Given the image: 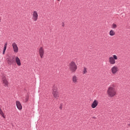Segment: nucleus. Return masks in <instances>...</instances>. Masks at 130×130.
Returning <instances> with one entry per match:
<instances>
[{
  "label": "nucleus",
  "instance_id": "f257e3e1",
  "mask_svg": "<svg viewBox=\"0 0 130 130\" xmlns=\"http://www.w3.org/2000/svg\"><path fill=\"white\" fill-rule=\"evenodd\" d=\"M107 92L109 97H114L116 95V89L113 86H109Z\"/></svg>",
  "mask_w": 130,
  "mask_h": 130
},
{
  "label": "nucleus",
  "instance_id": "f03ea898",
  "mask_svg": "<svg viewBox=\"0 0 130 130\" xmlns=\"http://www.w3.org/2000/svg\"><path fill=\"white\" fill-rule=\"evenodd\" d=\"M69 68L70 70H71V71L72 72V73H75V72L77 71V69H78V67H77L76 63L74 61H72L69 63Z\"/></svg>",
  "mask_w": 130,
  "mask_h": 130
},
{
  "label": "nucleus",
  "instance_id": "7ed1b4c3",
  "mask_svg": "<svg viewBox=\"0 0 130 130\" xmlns=\"http://www.w3.org/2000/svg\"><path fill=\"white\" fill-rule=\"evenodd\" d=\"M2 82L5 87H9V81L5 75L2 77Z\"/></svg>",
  "mask_w": 130,
  "mask_h": 130
},
{
  "label": "nucleus",
  "instance_id": "20e7f679",
  "mask_svg": "<svg viewBox=\"0 0 130 130\" xmlns=\"http://www.w3.org/2000/svg\"><path fill=\"white\" fill-rule=\"evenodd\" d=\"M32 19L33 21H35V22H36L37 20H38V13H37V11H34L32 12Z\"/></svg>",
  "mask_w": 130,
  "mask_h": 130
},
{
  "label": "nucleus",
  "instance_id": "39448f33",
  "mask_svg": "<svg viewBox=\"0 0 130 130\" xmlns=\"http://www.w3.org/2000/svg\"><path fill=\"white\" fill-rule=\"evenodd\" d=\"M39 53L40 57L41 58H43V56H44V49L42 47L39 48Z\"/></svg>",
  "mask_w": 130,
  "mask_h": 130
},
{
  "label": "nucleus",
  "instance_id": "423d86ee",
  "mask_svg": "<svg viewBox=\"0 0 130 130\" xmlns=\"http://www.w3.org/2000/svg\"><path fill=\"white\" fill-rule=\"evenodd\" d=\"M12 47L14 52L16 53H18V52L19 51V48H18V45H17V44H16V43H13Z\"/></svg>",
  "mask_w": 130,
  "mask_h": 130
},
{
  "label": "nucleus",
  "instance_id": "0eeeda50",
  "mask_svg": "<svg viewBox=\"0 0 130 130\" xmlns=\"http://www.w3.org/2000/svg\"><path fill=\"white\" fill-rule=\"evenodd\" d=\"M111 71L113 75H115L117 72H118V68L116 66H114L111 68Z\"/></svg>",
  "mask_w": 130,
  "mask_h": 130
},
{
  "label": "nucleus",
  "instance_id": "6e6552de",
  "mask_svg": "<svg viewBox=\"0 0 130 130\" xmlns=\"http://www.w3.org/2000/svg\"><path fill=\"white\" fill-rule=\"evenodd\" d=\"M7 61L10 66H12V64H14V62H15V58H14V57L10 58Z\"/></svg>",
  "mask_w": 130,
  "mask_h": 130
},
{
  "label": "nucleus",
  "instance_id": "1a4fd4ad",
  "mask_svg": "<svg viewBox=\"0 0 130 130\" xmlns=\"http://www.w3.org/2000/svg\"><path fill=\"white\" fill-rule=\"evenodd\" d=\"M53 95L54 98H56V99H58L59 97V95L58 94V92H57V90H54L53 91Z\"/></svg>",
  "mask_w": 130,
  "mask_h": 130
},
{
  "label": "nucleus",
  "instance_id": "9d476101",
  "mask_svg": "<svg viewBox=\"0 0 130 130\" xmlns=\"http://www.w3.org/2000/svg\"><path fill=\"white\" fill-rule=\"evenodd\" d=\"M16 106L17 107V109L19 110H22V104H21V103L19 101H16Z\"/></svg>",
  "mask_w": 130,
  "mask_h": 130
},
{
  "label": "nucleus",
  "instance_id": "9b49d317",
  "mask_svg": "<svg viewBox=\"0 0 130 130\" xmlns=\"http://www.w3.org/2000/svg\"><path fill=\"white\" fill-rule=\"evenodd\" d=\"M97 105H98V101L94 100L91 104V107L92 108H96Z\"/></svg>",
  "mask_w": 130,
  "mask_h": 130
},
{
  "label": "nucleus",
  "instance_id": "f8f14e48",
  "mask_svg": "<svg viewBox=\"0 0 130 130\" xmlns=\"http://www.w3.org/2000/svg\"><path fill=\"white\" fill-rule=\"evenodd\" d=\"M109 60L110 64H115V60L114 59L113 57H110Z\"/></svg>",
  "mask_w": 130,
  "mask_h": 130
},
{
  "label": "nucleus",
  "instance_id": "ddd939ff",
  "mask_svg": "<svg viewBox=\"0 0 130 130\" xmlns=\"http://www.w3.org/2000/svg\"><path fill=\"white\" fill-rule=\"evenodd\" d=\"M15 60L17 66L20 67L21 66V60H20V58H19V57H16L15 58Z\"/></svg>",
  "mask_w": 130,
  "mask_h": 130
},
{
  "label": "nucleus",
  "instance_id": "4468645a",
  "mask_svg": "<svg viewBox=\"0 0 130 130\" xmlns=\"http://www.w3.org/2000/svg\"><path fill=\"white\" fill-rule=\"evenodd\" d=\"M72 81L74 83V84H77V83L78 82V77H77L76 75L73 76L72 77Z\"/></svg>",
  "mask_w": 130,
  "mask_h": 130
},
{
  "label": "nucleus",
  "instance_id": "2eb2a0df",
  "mask_svg": "<svg viewBox=\"0 0 130 130\" xmlns=\"http://www.w3.org/2000/svg\"><path fill=\"white\" fill-rule=\"evenodd\" d=\"M8 45V43H5L4 45V47L3 51V54H5L6 53V50H7V46Z\"/></svg>",
  "mask_w": 130,
  "mask_h": 130
},
{
  "label": "nucleus",
  "instance_id": "dca6fc26",
  "mask_svg": "<svg viewBox=\"0 0 130 130\" xmlns=\"http://www.w3.org/2000/svg\"><path fill=\"white\" fill-rule=\"evenodd\" d=\"M110 36H114L115 35V32L113 30H111L110 31Z\"/></svg>",
  "mask_w": 130,
  "mask_h": 130
},
{
  "label": "nucleus",
  "instance_id": "f3484780",
  "mask_svg": "<svg viewBox=\"0 0 130 130\" xmlns=\"http://www.w3.org/2000/svg\"><path fill=\"white\" fill-rule=\"evenodd\" d=\"M0 114L3 118H6V117L5 116V114H4L3 110L0 111Z\"/></svg>",
  "mask_w": 130,
  "mask_h": 130
},
{
  "label": "nucleus",
  "instance_id": "a211bd4d",
  "mask_svg": "<svg viewBox=\"0 0 130 130\" xmlns=\"http://www.w3.org/2000/svg\"><path fill=\"white\" fill-rule=\"evenodd\" d=\"M0 114L3 118H6V117L5 116V114H4L3 110L0 111Z\"/></svg>",
  "mask_w": 130,
  "mask_h": 130
},
{
  "label": "nucleus",
  "instance_id": "6ab92c4d",
  "mask_svg": "<svg viewBox=\"0 0 130 130\" xmlns=\"http://www.w3.org/2000/svg\"><path fill=\"white\" fill-rule=\"evenodd\" d=\"M116 27H117V25L115 24V23H113L112 25V28L113 29H115V28H116Z\"/></svg>",
  "mask_w": 130,
  "mask_h": 130
},
{
  "label": "nucleus",
  "instance_id": "aec40b11",
  "mask_svg": "<svg viewBox=\"0 0 130 130\" xmlns=\"http://www.w3.org/2000/svg\"><path fill=\"white\" fill-rule=\"evenodd\" d=\"M86 73H87V68L86 67H84L83 75H84V74H86Z\"/></svg>",
  "mask_w": 130,
  "mask_h": 130
},
{
  "label": "nucleus",
  "instance_id": "412c9836",
  "mask_svg": "<svg viewBox=\"0 0 130 130\" xmlns=\"http://www.w3.org/2000/svg\"><path fill=\"white\" fill-rule=\"evenodd\" d=\"M113 58L115 60V59H117V56L116 55H113Z\"/></svg>",
  "mask_w": 130,
  "mask_h": 130
},
{
  "label": "nucleus",
  "instance_id": "4be33fe9",
  "mask_svg": "<svg viewBox=\"0 0 130 130\" xmlns=\"http://www.w3.org/2000/svg\"><path fill=\"white\" fill-rule=\"evenodd\" d=\"M59 108H60V109H61V110L62 109V106L61 105V106H60Z\"/></svg>",
  "mask_w": 130,
  "mask_h": 130
},
{
  "label": "nucleus",
  "instance_id": "5701e85b",
  "mask_svg": "<svg viewBox=\"0 0 130 130\" xmlns=\"http://www.w3.org/2000/svg\"><path fill=\"white\" fill-rule=\"evenodd\" d=\"M62 27H64V23L62 22Z\"/></svg>",
  "mask_w": 130,
  "mask_h": 130
},
{
  "label": "nucleus",
  "instance_id": "b1692460",
  "mask_svg": "<svg viewBox=\"0 0 130 130\" xmlns=\"http://www.w3.org/2000/svg\"><path fill=\"white\" fill-rule=\"evenodd\" d=\"M25 101L27 102V101H28V98H26L25 99Z\"/></svg>",
  "mask_w": 130,
  "mask_h": 130
},
{
  "label": "nucleus",
  "instance_id": "393cba45",
  "mask_svg": "<svg viewBox=\"0 0 130 130\" xmlns=\"http://www.w3.org/2000/svg\"><path fill=\"white\" fill-rule=\"evenodd\" d=\"M2 111V109L0 108V111Z\"/></svg>",
  "mask_w": 130,
  "mask_h": 130
},
{
  "label": "nucleus",
  "instance_id": "a878e982",
  "mask_svg": "<svg viewBox=\"0 0 130 130\" xmlns=\"http://www.w3.org/2000/svg\"><path fill=\"white\" fill-rule=\"evenodd\" d=\"M93 118H95V117H93Z\"/></svg>",
  "mask_w": 130,
  "mask_h": 130
},
{
  "label": "nucleus",
  "instance_id": "bb28decb",
  "mask_svg": "<svg viewBox=\"0 0 130 130\" xmlns=\"http://www.w3.org/2000/svg\"><path fill=\"white\" fill-rule=\"evenodd\" d=\"M58 1V2H59V1H60V0H57Z\"/></svg>",
  "mask_w": 130,
  "mask_h": 130
},
{
  "label": "nucleus",
  "instance_id": "cd10ccee",
  "mask_svg": "<svg viewBox=\"0 0 130 130\" xmlns=\"http://www.w3.org/2000/svg\"><path fill=\"white\" fill-rule=\"evenodd\" d=\"M0 22H1V19H0Z\"/></svg>",
  "mask_w": 130,
  "mask_h": 130
}]
</instances>
